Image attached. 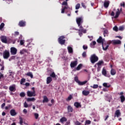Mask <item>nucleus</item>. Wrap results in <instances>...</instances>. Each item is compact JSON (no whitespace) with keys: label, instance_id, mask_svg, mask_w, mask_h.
Returning <instances> with one entry per match:
<instances>
[{"label":"nucleus","instance_id":"1","mask_svg":"<svg viewBox=\"0 0 125 125\" xmlns=\"http://www.w3.org/2000/svg\"><path fill=\"white\" fill-rule=\"evenodd\" d=\"M90 60L92 64H94L95 62L98 61V57L96 56L95 54H94L91 56Z\"/></svg>","mask_w":125,"mask_h":125},{"label":"nucleus","instance_id":"4","mask_svg":"<svg viewBox=\"0 0 125 125\" xmlns=\"http://www.w3.org/2000/svg\"><path fill=\"white\" fill-rule=\"evenodd\" d=\"M10 56L9 51L6 50L3 52V57L4 59H8Z\"/></svg>","mask_w":125,"mask_h":125},{"label":"nucleus","instance_id":"24","mask_svg":"<svg viewBox=\"0 0 125 125\" xmlns=\"http://www.w3.org/2000/svg\"><path fill=\"white\" fill-rule=\"evenodd\" d=\"M67 50L68 51V53H73V48L70 46H68L67 47Z\"/></svg>","mask_w":125,"mask_h":125},{"label":"nucleus","instance_id":"29","mask_svg":"<svg viewBox=\"0 0 125 125\" xmlns=\"http://www.w3.org/2000/svg\"><path fill=\"white\" fill-rule=\"evenodd\" d=\"M27 102H30L31 101L34 102V101H36V99L35 98H28L27 99Z\"/></svg>","mask_w":125,"mask_h":125},{"label":"nucleus","instance_id":"38","mask_svg":"<svg viewBox=\"0 0 125 125\" xmlns=\"http://www.w3.org/2000/svg\"><path fill=\"white\" fill-rule=\"evenodd\" d=\"M72 98H73L72 95H69V96L66 99V101H70V100H72Z\"/></svg>","mask_w":125,"mask_h":125},{"label":"nucleus","instance_id":"34","mask_svg":"<svg viewBox=\"0 0 125 125\" xmlns=\"http://www.w3.org/2000/svg\"><path fill=\"white\" fill-rule=\"evenodd\" d=\"M42 102L43 103H44V102H48V99L47 98V97H46V96H44L43 97Z\"/></svg>","mask_w":125,"mask_h":125},{"label":"nucleus","instance_id":"18","mask_svg":"<svg viewBox=\"0 0 125 125\" xmlns=\"http://www.w3.org/2000/svg\"><path fill=\"white\" fill-rule=\"evenodd\" d=\"M110 4V1H105L104 3V6L105 8H108L109 7V5Z\"/></svg>","mask_w":125,"mask_h":125},{"label":"nucleus","instance_id":"30","mask_svg":"<svg viewBox=\"0 0 125 125\" xmlns=\"http://www.w3.org/2000/svg\"><path fill=\"white\" fill-rule=\"evenodd\" d=\"M87 83V81H83V82H80L79 81L78 82V84L79 85H83V84H85V83Z\"/></svg>","mask_w":125,"mask_h":125},{"label":"nucleus","instance_id":"20","mask_svg":"<svg viewBox=\"0 0 125 125\" xmlns=\"http://www.w3.org/2000/svg\"><path fill=\"white\" fill-rule=\"evenodd\" d=\"M9 89L10 91H11L12 92H14L15 90H16V87L15 86H10Z\"/></svg>","mask_w":125,"mask_h":125},{"label":"nucleus","instance_id":"19","mask_svg":"<svg viewBox=\"0 0 125 125\" xmlns=\"http://www.w3.org/2000/svg\"><path fill=\"white\" fill-rule=\"evenodd\" d=\"M67 109L68 113H70V112L72 113V112L74 111V109L73 108V107H72L71 105H68Z\"/></svg>","mask_w":125,"mask_h":125},{"label":"nucleus","instance_id":"14","mask_svg":"<svg viewBox=\"0 0 125 125\" xmlns=\"http://www.w3.org/2000/svg\"><path fill=\"white\" fill-rule=\"evenodd\" d=\"M98 43H102V44L104 43L103 39L102 37L100 36L99 39L97 40Z\"/></svg>","mask_w":125,"mask_h":125},{"label":"nucleus","instance_id":"2","mask_svg":"<svg viewBox=\"0 0 125 125\" xmlns=\"http://www.w3.org/2000/svg\"><path fill=\"white\" fill-rule=\"evenodd\" d=\"M64 39H65V36H60L58 38L59 43H60V44H62V45H63V44H65L66 40Z\"/></svg>","mask_w":125,"mask_h":125},{"label":"nucleus","instance_id":"15","mask_svg":"<svg viewBox=\"0 0 125 125\" xmlns=\"http://www.w3.org/2000/svg\"><path fill=\"white\" fill-rule=\"evenodd\" d=\"M120 116H121V111H120V110L117 109L115 111L114 117H117V118H119V117Z\"/></svg>","mask_w":125,"mask_h":125},{"label":"nucleus","instance_id":"52","mask_svg":"<svg viewBox=\"0 0 125 125\" xmlns=\"http://www.w3.org/2000/svg\"><path fill=\"white\" fill-rule=\"evenodd\" d=\"M81 5L83 7V8H84V9L86 8V6H85V4L83 2L81 3Z\"/></svg>","mask_w":125,"mask_h":125},{"label":"nucleus","instance_id":"59","mask_svg":"<svg viewBox=\"0 0 125 125\" xmlns=\"http://www.w3.org/2000/svg\"><path fill=\"white\" fill-rule=\"evenodd\" d=\"M23 112L24 114H27V113H28V111H27V109H26L25 108L23 109Z\"/></svg>","mask_w":125,"mask_h":125},{"label":"nucleus","instance_id":"26","mask_svg":"<svg viewBox=\"0 0 125 125\" xmlns=\"http://www.w3.org/2000/svg\"><path fill=\"white\" fill-rule=\"evenodd\" d=\"M89 91H86V90H83L82 92V94L83 95H84V96H87L88 94H89Z\"/></svg>","mask_w":125,"mask_h":125},{"label":"nucleus","instance_id":"63","mask_svg":"<svg viewBox=\"0 0 125 125\" xmlns=\"http://www.w3.org/2000/svg\"><path fill=\"white\" fill-rule=\"evenodd\" d=\"M4 106H5V103H4L1 104V108L2 109Z\"/></svg>","mask_w":125,"mask_h":125},{"label":"nucleus","instance_id":"23","mask_svg":"<svg viewBox=\"0 0 125 125\" xmlns=\"http://www.w3.org/2000/svg\"><path fill=\"white\" fill-rule=\"evenodd\" d=\"M120 14H121V12L120 11L119 9H117V11L116 13V15L114 17V18L117 19L118 17H119Z\"/></svg>","mask_w":125,"mask_h":125},{"label":"nucleus","instance_id":"9","mask_svg":"<svg viewBox=\"0 0 125 125\" xmlns=\"http://www.w3.org/2000/svg\"><path fill=\"white\" fill-rule=\"evenodd\" d=\"M18 26L20 27H25L26 26V21H20L18 23Z\"/></svg>","mask_w":125,"mask_h":125},{"label":"nucleus","instance_id":"49","mask_svg":"<svg viewBox=\"0 0 125 125\" xmlns=\"http://www.w3.org/2000/svg\"><path fill=\"white\" fill-rule=\"evenodd\" d=\"M25 79L22 78L21 81V84H23V83H25Z\"/></svg>","mask_w":125,"mask_h":125},{"label":"nucleus","instance_id":"31","mask_svg":"<svg viewBox=\"0 0 125 125\" xmlns=\"http://www.w3.org/2000/svg\"><path fill=\"white\" fill-rule=\"evenodd\" d=\"M102 73V75L106 77L107 75V71H106V69H105V68L103 69Z\"/></svg>","mask_w":125,"mask_h":125},{"label":"nucleus","instance_id":"16","mask_svg":"<svg viewBox=\"0 0 125 125\" xmlns=\"http://www.w3.org/2000/svg\"><path fill=\"white\" fill-rule=\"evenodd\" d=\"M50 77L51 78H53V79H54L55 81H56V80H57V78L56 77V75L55 74V73H54V72H52L50 74Z\"/></svg>","mask_w":125,"mask_h":125},{"label":"nucleus","instance_id":"47","mask_svg":"<svg viewBox=\"0 0 125 125\" xmlns=\"http://www.w3.org/2000/svg\"><path fill=\"white\" fill-rule=\"evenodd\" d=\"M25 93L23 92L20 93V96H21V97H25Z\"/></svg>","mask_w":125,"mask_h":125},{"label":"nucleus","instance_id":"41","mask_svg":"<svg viewBox=\"0 0 125 125\" xmlns=\"http://www.w3.org/2000/svg\"><path fill=\"white\" fill-rule=\"evenodd\" d=\"M81 7V4L80 3H77L76 5V6H75V9L78 10V9H80V8Z\"/></svg>","mask_w":125,"mask_h":125},{"label":"nucleus","instance_id":"46","mask_svg":"<svg viewBox=\"0 0 125 125\" xmlns=\"http://www.w3.org/2000/svg\"><path fill=\"white\" fill-rule=\"evenodd\" d=\"M74 80L77 83H79V82H80V81H79V78L78 77V76H76L74 78Z\"/></svg>","mask_w":125,"mask_h":125},{"label":"nucleus","instance_id":"43","mask_svg":"<svg viewBox=\"0 0 125 125\" xmlns=\"http://www.w3.org/2000/svg\"><path fill=\"white\" fill-rule=\"evenodd\" d=\"M20 124L21 125H23V118L21 117H20Z\"/></svg>","mask_w":125,"mask_h":125},{"label":"nucleus","instance_id":"50","mask_svg":"<svg viewBox=\"0 0 125 125\" xmlns=\"http://www.w3.org/2000/svg\"><path fill=\"white\" fill-rule=\"evenodd\" d=\"M24 43H25V41H24L23 40H21L20 41V44H21V45H23V44H24Z\"/></svg>","mask_w":125,"mask_h":125},{"label":"nucleus","instance_id":"39","mask_svg":"<svg viewBox=\"0 0 125 125\" xmlns=\"http://www.w3.org/2000/svg\"><path fill=\"white\" fill-rule=\"evenodd\" d=\"M104 37H106V36H108V30H104Z\"/></svg>","mask_w":125,"mask_h":125},{"label":"nucleus","instance_id":"48","mask_svg":"<svg viewBox=\"0 0 125 125\" xmlns=\"http://www.w3.org/2000/svg\"><path fill=\"white\" fill-rule=\"evenodd\" d=\"M4 27V23L2 22L0 25V30H2Z\"/></svg>","mask_w":125,"mask_h":125},{"label":"nucleus","instance_id":"54","mask_svg":"<svg viewBox=\"0 0 125 125\" xmlns=\"http://www.w3.org/2000/svg\"><path fill=\"white\" fill-rule=\"evenodd\" d=\"M82 56L84 58L86 57V52H83L82 54Z\"/></svg>","mask_w":125,"mask_h":125},{"label":"nucleus","instance_id":"53","mask_svg":"<svg viewBox=\"0 0 125 125\" xmlns=\"http://www.w3.org/2000/svg\"><path fill=\"white\" fill-rule=\"evenodd\" d=\"M0 66H1V68H0L1 71H3L4 70V66L3 64L0 63Z\"/></svg>","mask_w":125,"mask_h":125},{"label":"nucleus","instance_id":"45","mask_svg":"<svg viewBox=\"0 0 125 125\" xmlns=\"http://www.w3.org/2000/svg\"><path fill=\"white\" fill-rule=\"evenodd\" d=\"M91 124V121L90 120H86L85 123V125H90Z\"/></svg>","mask_w":125,"mask_h":125},{"label":"nucleus","instance_id":"44","mask_svg":"<svg viewBox=\"0 0 125 125\" xmlns=\"http://www.w3.org/2000/svg\"><path fill=\"white\" fill-rule=\"evenodd\" d=\"M98 84H94L93 86H91V87H92L94 89H95L96 88H98Z\"/></svg>","mask_w":125,"mask_h":125},{"label":"nucleus","instance_id":"61","mask_svg":"<svg viewBox=\"0 0 125 125\" xmlns=\"http://www.w3.org/2000/svg\"><path fill=\"white\" fill-rule=\"evenodd\" d=\"M15 36H19V32L18 31L15 32Z\"/></svg>","mask_w":125,"mask_h":125},{"label":"nucleus","instance_id":"32","mask_svg":"<svg viewBox=\"0 0 125 125\" xmlns=\"http://www.w3.org/2000/svg\"><path fill=\"white\" fill-rule=\"evenodd\" d=\"M26 76H28V77H30L31 79H33L34 78V75H33V73L32 72H29L26 74Z\"/></svg>","mask_w":125,"mask_h":125},{"label":"nucleus","instance_id":"35","mask_svg":"<svg viewBox=\"0 0 125 125\" xmlns=\"http://www.w3.org/2000/svg\"><path fill=\"white\" fill-rule=\"evenodd\" d=\"M110 73L112 76H115V75H116V70L114 69H111Z\"/></svg>","mask_w":125,"mask_h":125},{"label":"nucleus","instance_id":"5","mask_svg":"<svg viewBox=\"0 0 125 125\" xmlns=\"http://www.w3.org/2000/svg\"><path fill=\"white\" fill-rule=\"evenodd\" d=\"M27 95L28 97H32V96H36V91H28L27 92Z\"/></svg>","mask_w":125,"mask_h":125},{"label":"nucleus","instance_id":"22","mask_svg":"<svg viewBox=\"0 0 125 125\" xmlns=\"http://www.w3.org/2000/svg\"><path fill=\"white\" fill-rule=\"evenodd\" d=\"M102 46L104 50H107L108 47H109V45H107L106 43H104L102 44Z\"/></svg>","mask_w":125,"mask_h":125},{"label":"nucleus","instance_id":"25","mask_svg":"<svg viewBox=\"0 0 125 125\" xmlns=\"http://www.w3.org/2000/svg\"><path fill=\"white\" fill-rule=\"evenodd\" d=\"M68 8L69 5H67L66 6H65L62 8L61 13H64L65 12V10H66V9H68Z\"/></svg>","mask_w":125,"mask_h":125},{"label":"nucleus","instance_id":"57","mask_svg":"<svg viewBox=\"0 0 125 125\" xmlns=\"http://www.w3.org/2000/svg\"><path fill=\"white\" fill-rule=\"evenodd\" d=\"M75 125H81L82 123H80V122L77 121L75 123Z\"/></svg>","mask_w":125,"mask_h":125},{"label":"nucleus","instance_id":"60","mask_svg":"<svg viewBox=\"0 0 125 125\" xmlns=\"http://www.w3.org/2000/svg\"><path fill=\"white\" fill-rule=\"evenodd\" d=\"M11 107V105H9L8 106H5V110H8L9 108H10Z\"/></svg>","mask_w":125,"mask_h":125},{"label":"nucleus","instance_id":"3","mask_svg":"<svg viewBox=\"0 0 125 125\" xmlns=\"http://www.w3.org/2000/svg\"><path fill=\"white\" fill-rule=\"evenodd\" d=\"M76 23L78 26H81L83 23V17H80L76 18Z\"/></svg>","mask_w":125,"mask_h":125},{"label":"nucleus","instance_id":"33","mask_svg":"<svg viewBox=\"0 0 125 125\" xmlns=\"http://www.w3.org/2000/svg\"><path fill=\"white\" fill-rule=\"evenodd\" d=\"M82 67H83V64L81 63L79 64L78 65V66L76 67L77 71H80V70H81Z\"/></svg>","mask_w":125,"mask_h":125},{"label":"nucleus","instance_id":"37","mask_svg":"<svg viewBox=\"0 0 125 125\" xmlns=\"http://www.w3.org/2000/svg\"><path fill=\"white\" fill-rule=\"evenodd\" d=\"M96 44V42L93 41L90 44V46L92 48H93L94 45H95Z\"/></svg>","mask_w":125,"mask_h":125},{"label":"nucleus","instance_id":"55","mask_svg":"<svg viewBox=\"0 0 125 125\" xmlns=\"http://www.w3.org/2000/svg\"><path fill=\"white\" fill-rule=\"evenodd\" d=\"M113 30L114 31H115V32H118V26H114L113 27Z\"/></svg>","mask_w":125,"mask_h":125},{"label":"nucleus","instance_id":"8","mask_svg":"<svg viewBox=\"0 0 125 125\" xmlns=\"http://www.w3.org/2000/svg\"><path fill=\"white\" fill-rule=\"evenodd\" d=\"M77 65H78V60H76L75 61L71 62L70 63L71 68H75Z\"/></svg>","mask_w":125,"mask_h":125},{"label":"nucleus","instance_id":"36","mask_svg":"<svg viewBox=\"0 0 125 125\" xmlns=\"http://www.w3.org/2000/svg\"><path fill=\"white\" fill-rule=\"evenodd\" d=\"M103 86L104 87H107V88H109V87H111V85H108V84L106 83H104L103 84Z\"/></svg>","mask_w":125,"mask_h":125},{"label":"nucleus","instance_id":"13","mask_svg":"<svg viewBox=\"0 0 125 125\" xmlns=\"http://www.w3.org/2000/svg\"><path fill=\"white\" fill-rule=\"evenodd\" d=\"M111 43H113V44H121L122 42L120 40H112Z\"/></svg>","mask_w":125,"mask_h":125},{"label":"nucleus","instance_id":"11","mask_svg":"<svg viewBox=\"0 0 125 125\" xmlns=\"http://www.w3.org/2000/svg\"><path fill=\"white\" fill-rule=\"evenodd\" d=\"M79 27V29L78 30L79 32H83V34H85L86 33V30L83 29V25L78 26Z\"/></svg>","mask_w":125,"mask_h":125},{"label":"nucleus","instance_id":"21","mask_svg":"<svg viewBox=\"0 0 125 125\" xmlns=\"http://www.w3.org/2000/svg\"><path fill=\"white\" fill-rule=\"evenodd\" d=\"M52 82V78L50 77H48L46 79V83L48 84Z\"/></svg>","mask_w":125,"mask_h":125},{"label":"nucleus","instance_id":"51","mask_svg":"<svg viewBox=\"0 0 125 125\" xmlns=\"http://www.w3.org/2000/svg\"><path fill=\"white\" fill-rule=\"evenodd\" d=\"M125 27L124 26H119V31H124Z\"/></svg>","mask_w":125,"mask_h":125},{"label":"nucleus","instance_id":"27","mask_svg":"<svg viewBox=\"0 0 125 125\" xmlns=\"http://www.w3.org/2000/svg\"><path fill=\"white\" fill-rule=\"evenodd\" d=\"M67 121V118L65 117H62L60 120V122L62 123V124H64V122H66Z\"/></svg>","mask_w":125,"mask_h":125},{"label":"nucleus","instance_id":"17","mask_svg":"<svg viewBox=\"0 0 125 125\" xmlns=\"http://www.w3.org/2000/svg\"><path fill=\"white\" fill-rule=\"evenodd\" d=\"M75 107H76V108H81L82 107V104H80V103L79 102H75L74 103V104Z\"/></svg>","mask_w":125,"mask_h":125},{"label":"nucleus","instance_id":"7","mask_svg":"<svg viewBox=\"0 0 125 125\" xmlns=\"http://www.w3.org/2000/svg\"><path fill=\"white\" fill-rule=\"evenodd\" d=\"M10 52L12 55H15L17 53V49L14 47H12L10 48Z\"/></svg>","mask_w":125,"mask_h":125},{"label":"nucleus","instance_id":"42","mask_svg":"<svg viewBox=\"0 0 125 125\" xmlns=\"http://www.w3.org/2000/svg\"><path fill=\"white\" fill-rule=\"evenodd\" d=\"M67 1H68V0H65V1H64L63 2H62V5H64V6L68 5V2Z\"/></svg>","mask_w":125,"mask_h":125},{"label":"nucleus","instance_id":"56","mask_svg":"<svg viewBox=\"0 0 125 125\" xmlns=\"http://www.w3.org/2000/svg\"><path fill=\"white\" fill-rule=\"evenodd\" d=\"M34 116H35V119H36V120H38V119H39V114L35 113Z\"/></svg>","mask_w":125,"mask_h":125},{"label":"nucleus","instance_id":"12","mask_svg":"<svg viewBox=\"0 0 125 125\" xmlns=\"http://www.w3.org/2000/svg\"><path fill=\"white\" fill-rule=\"evenodd\" d=\"M10 114L12 117H14V116H16V115H17V112H16L15 109H13L10 111Z\"/></svg>","mask_w":125,"mask_h":125},{"label":"nucleus","instance_id":"62","mask_svg":"<svg viewBox=\"0 0 125 125\" xmlns=\"http://www.w3.org/2000/svg\"><path fill=\"white\" fill-rule=\"evenodd\" d=\"M83 31H79V36H83Z\"/></svg>","mask_w":125,"mask_h":125},{"label":"nucleus","instance_id":"64","mask_svg":"<svg viewBox=\"0 0 125 125\" xmlns=\"http://www.w3.org/2000/svg\"><path fill=\"white\" fill-rule=\"evenodd\" d=\"M87 48V46H85L84 45H83V49L85 50Z\"/></svg>","mask_w":125,"mask_h":125},{"label":"nucleus","instance_id":"58","mask_svg":"<svg viewBox=\"0 0 125 125\" xmlns=\"http://www.w3.org/2000/svg\"><path fill=\"white\" fill-rule=\"evenodd\" d=\"M24 108H28V104H27V103L25 102L24 103Z\"/></svg>","mask_w":125,"mask_h":125},{"label":"nucleus","instance_id":"28","mask_svg":"<svg viewBox=\"0 0 125 125\" xmlns=\"http://www.w3.org/2000/svg\"><path fill=\"white\" fill-rule=\"evenodd\" d=\"M28 52V51L26 49H23L22 50H21L20 52V54H25V53H27Z\"/></svg>","mask_w":125,"mask_h":125},{"label":"nucleus","instance_id":"40","mask_svg":"<svg viewBox=\"0 0 125 125\" xmlns=\"http://www.w3.org/2000/svg\"><path fill=\"white\" fill-rule=\"evenodd\" d=\"M103 63H104L103 61H100L98 62L97 63H96V64L98 65V66H101V65H102Z\"/></svg>","mask_w":125,"mask_h":125},{"label":"nucleus","instance_id":"10","mask_svg":"<svg viewBox=\"0 0 125 125\" xmlns=\"http://www.w3.org/2000/svg\"><path fill=\"white\" fill-rule=\"evenodd\" d=\"M120 99L122 103L125 102V96H124V92H121L120 93Z\"/></svg>","mask_w":125,"mask_h":125},{"label":"nucleus","instance_id":"6","mask_svg":"<svg viewBox=\"0 0 125 125\" xmlns=\"http://www.w3.org/2000/svg\"><path fill=\"white\" fill-rule=\"evenodd\" d=\"M1 42L3 43H7V37L5 36H2L0 37Z\"/></svg>","mask_w":125,"mask_h":125}]
</instances>
